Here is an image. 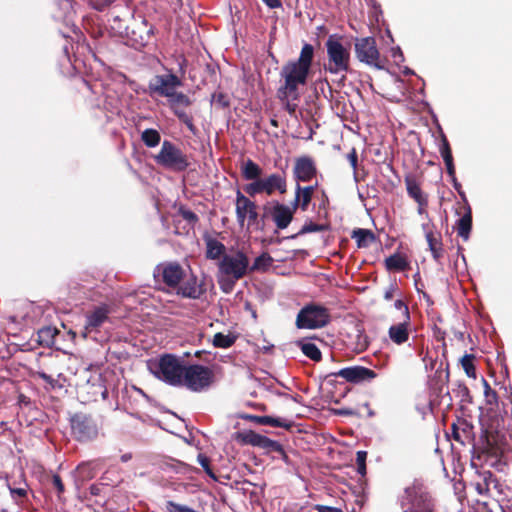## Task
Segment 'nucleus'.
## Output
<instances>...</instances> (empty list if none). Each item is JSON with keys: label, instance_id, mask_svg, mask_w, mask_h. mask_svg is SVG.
Here are the masks:
<instances>
[{"label": "nucleus", "instance_id": "nucleus-33", "mask_svg": "<svg viewBox=\"0 0 512 512\" xmlns=\"http://www.w3.org/2000/svg\"><path fill=\"white\" fill-rule=\"evenodd\" d=\"M141 140L148 148H154L160 144L161 135L156 129H145L141 133Z\"/></svg>", "mask_w": 512, "mask_h": 512}, {"label": "nucleus", "instance_id": "nucleus-26", "mask_svg": "<svg viewBox=\"0 0 512 512\" xmlns=\"http://www.w3.org/2000/svg\"><path fill=\"white\" fill-rule=\"evenodd\" d=\"M6 486L9 489L10 495L13 500L17 501L18 499L26 498L28 493V484L24 478V475L21 473V483L20 486H13L11 481L6 476Z\"/></svg>", "mask_w": 512, "mask_h": 512}, {"label": "nucleus", "instance_id": "nucleus-58", "mask_svg": "<svg viewBox=\"0 0 512 512\" xmlns=\"http://www.w3.org/2000/svg\"><path fill=\"white\" fill-rule=\"evenodd\" d=\"M485 396H486L487 402L490 404H492L493 402H496V400H497V394L493 390L490 392L486 391Z\"/></svg>", "mask_w": 512, "mask_h": 512}, {"label": "nucleus", "instance_id": "nucleus-48", "mask_svg": "<svg viewBox=\"0 0 512 512\" xmlns=\"http://www.w3.org/2000/svg\"><path fill=\"white\" fill-rule=\"evenodd\" d=\"M394 306L397 310L402 311V319L411 320L408 306L401 299L396 300Z\"/></svg>", "mask_w": 512, "mask_h": 512}, {"label": "nucleus", "instance_id": "nucleus-16", "mask_svg": "<svg viewBox=\"0 0 512 512\" xmlns=\"http://www.w3.org/2000/svg\"><path fill=\"white\" fill-rule=\"evenodd\" d=\"M295 207H289L279 202H274L271 216L278 229H285L289 226L293 219Z\"/></svg>", "mask_w": 512, "mask_h": 512}, {"label": "nucleus", "instance_id": "nucleus-29", "mask_svg": "<svg viewBox=\"0 0 512 512\" xmlns=\"http://www.w3.org/2000/svg\"><path fill=\"white\" fill-rule=\"evenodd\" d=\"M352 238L355 239L358 247L366 248L375 240V235L370 230L359 228L353 231Z\"/></svg>", "mask_w": 512, "mask_h": 512}, {"label": "nucleus", "instance_id": "nucleus-35", "mask_svg": "<svg viewBox=\"0 0 512 512\" xmlns=\"http://www.w3.org/2000/svg\"><path fill=\"white\" fill-rule=\"evenodd\" d=\"M247 418L255 421L260 425H269L272 427H288V424L285 420L271 416H248Z\"/></svg>", "mask_w": 512, "mask_h": 512}, {"label": "nucleus", "instance_id": "nucleus-54", "mask_svg": "<svg viewBox=\"0 0 512 512\" xmlns=\"http://www.w3.org/2000/svg\"><path fill=\"white\" fill-rule=\"evenodd\" d=\"M37 375H38L39 378L44 380L46 383L50 384L51 386H54L56 381L50 375L46 374L43 371H38Z\"/></svg>", "mask_w": 512, "mask_h": 512}, {"label": "nucleus", "instance_id": "nucleus-36", "mask_svg": "<svg viewBox=\"0 0 512 512\" xmlns=\"http://www.w3.org/2000/svg\"><path fill=\"white\" fill-rule=\"evenodd\" d=\"M272 262L273 258L268 253L264 252L255 258L252 266L249 268L251 271H265L272 265Z\"/></svg>", "mask_w": 512, "mask_h": 512}, {"label": "nucleus", "instance_id": "nucleus-34", "mask_svg": "<svg viewBox=\"0 0 512 512\" xmlns=\"http://www.w3.org/2000/svg\"><path fill=\"white\" fill-rule=\"evenodd\" d=\"M167 99L171 109L179 108V106L187 107L191 104L190 98L177 90H174L172 96H168Z\"/></svg>", "mask_w": 512, "mask_h": 512}, {"label": "nucleus", "instance_id": "nucleus-3", "mask_svg": "<svg viewBox=\"0 0 512 512\" xmlns=\"http://www.w3.org/2000/svg\"><path fill=\"white\" fill-rule=\"evenodd\" d=\"M327 63L326 71L331 74L345 73L349 70L350 51L335 35L329 36L326 43Z\"/></svg>", "mask_w": 512, "mask_h": 512}, {"label": "nucleus", "instance_id": "nucleus-57", "mask_svg": "<svg viewBox=\"0 0 512 512\" xmlns=\"http://www.w3.org/2000/svg\"><path fill=\"white\" fill-rule=\"evenodd\" d=\"M269 8L275 9L282 6L280 0H262Z\"/></svg>", "mask_w": 512, "mask_h": 512}, {"label": "nucleus", "instance_id": "nucleus-32", "mask_svg": "<svg viewBox=\"0 0 512 512\" xmlns=\"http://www.w3.org/2000/svg\"><path fill=\"white\" fill-rule=\"evenodd\" d=\"M206 256L209 259L215 260L220 258L225 251V246L216 239H208L206 242Z\"/></svg>", "mask_w": 512, "mask_h": 512}, {"label": "nucleus", "instance_id": "nucleus-30", "mask_svg": "<svg viewBox=\"0 0 512 512\" xmlns=\"http://www.w3.org/2000/svg\"><path fill=\"white\" fill-rule=\"evenodd\" d=\"M297 345L300 347L303 354L311 360L319 361L321 359V352L312 341L300 340L297 342Z\"/></svg>", "mask_w": 512, "mask_h": 512}, {"label": "nucleus", "instance_id": "nucleus-56", "mask_svg": "<svg viewBox=\"0 0 512 512\" xmlns=\"http://www.w3.org/2000/svg\"><path fill=\"white\" fill-rule=\"evenodd\" d=\"M395 290H396V285L395 284H391L386 289V291L384 293L385 300H391L393 298V296H394Z\"/></svg>", "mask_w": 512, "mask_h": 512}, {"label": "nucleus", "instance_id": "nucleus-46", "mask_svg": "<svg viewBox=\"0 0 512 512\" xmlns=\"http://www.w3.org/2000/svg\"><path fill=\"white\" fill-rule=\"evenodd\" d=\"M172 110L174 114L178 117V119L182 123H184L190 131H194V125L191 116H189L185 111L181 110L180 108H174Z\"/></svg>", "mask_w": 512, "mask_h": 512}, {"label": "nucleus", "instance_id": "nucleus-51", "mask_svg": "<svg viewBox=\"0 0 512 512\" xmlns=\"http://www.w3.org/2000/svg\"><path fill=\"white\" fill-rule=\"evenodd\" d=\"M112 21L114 22V25L112 26L113 29L117 30L120 33L126 30V27L122 25L121 19L118 15H112Z\"/></svg>", "mask_w": 512, "mask_h": 512}, {"label": "nucleus", "instance_id": "nucleus-14", "mask_svg": "<svg viewBox=\"0 0 512 512\" xmlns=\"http://www.w3.org/2000/svg\"><path fill=\"white\" fill-rule=\"evenodd\" d=\"M336 375L354 384L370 382L376 377L375 371L363 366L346 367L339 370Z\"/></svg>", "mask_w": 512, "mask_h": 512}, {"label": "nucleus", "instance_id": "nucleus-24", "mask_svg": "<svg viewBox=\"0 0 512 512\" xmlns=\"http://www.w3.org/2000/svg\"><path fill=\"white\" fill-rule=\"evenodd\" d=\"M439 151H440V154L445 162L448 175L450 176V178H454L455 167H454V163H453V157H452L449 143L445 136H443V138H442V143L440 145Z\"/></svg>", "mask_w": 512, "mask_h": 512}, {"label": "nucleus", "instance_id": "nucleus-44", "mask_svg": "<svg viewBox=\"0 0 512 512\" xmlns=\"http://www.w3.org/2000/svg\"><path fill=\"white\" fill-rule=\"evenodd\" d=\"M239 279H234L233 277L229 276H222L219 274V284L223 292L229 293L234 288L235 283Z\"/></svg>", "mask_w": 512, "mask_h": 512}, {"label": "nucleus", "instance_id": "nucleus-21", "mask_svg": "<svg viewBox=\"0 0 512 512\" xmlns=\"http://www.w3.org/2000/svg\"><path fill=\"white\" fill-rule=\"evenodd\" d=\"M410 329L411 320L402 319L399 323L390 326L388 330L389 338L393 343L402 345L408 341Z\"/></svg>", "mask_w": 512, "mask_h": 512}, {"label": "nucleus", "instance_id": "nucleus-41", "mask_svg": "<svg viewBox=\"0 0 512 512\" xmlns=\"http://www.w3.org/2000/svg\"><path fill=\"white\" fill-rule=\"evenodd\" d=\"M473 359H474L473 355L465 354L461 359V364H462V367H463L465 373L467 374V376L475 378L476 372H475V367L473 365Z\"/></svg>", "mask_w": 512, "mask_h": 512}, {"label": "nucleus", "instance_id": "nucleus-18", "mask_svg": "<svg viewBox=\"0 0 512 512\" xmlns=\"http://www.w3.org/2000/svg\"><path fill=\"white\" fill-rule=\"evenodd\" d=\"M293 172L296 180L306 182L315 176L316 167L310 157L304 156L296 160Z\"/></svg>", "mask_w": 512, "mask_h": 512}, {"label": "nucleus", "instance_id": "nucleus-47", "mask_svg": "<svg viewBox=\"0 0 512 512\" xmlns=\"http://www.w3.org/2000/svg\"><path fill=\"white\" fill-rule=\"evenodd\" d=\"M323 230V226L316 223H306L298 232V235H303L312 232H319Z\"/></svg>", "mask_w": 512, "mask_h": 512}, {"label": "nucleus", "instance_id": "nucleus-50", "mask_svg": "<svg viewBox=\"0 0 512 512\" xmlns=\"http://www.w3.org/2000/svg\"><path fill=\"white\" fill-rule=\"evenodd\" d=\"M113 2H114V0H95L94 7L98 11H103L108 6H110Z\"/></svg>", "mask_w": 512, "mask_h": 512}, {"label": "nucleus", "instance_id": "nucleus-42", "mask_svg": "<svg viewBox=\"0 0 512 512\" xmlns=\"http://www.w3.org/2000/svg\"><path fill=\"white\" fill-rule=\"evenodd\" d=\"M252 182L247 184L245 187H244V190L245 192L253 197L257 194H262L264 193V189L262 188V183H261V178H258V179H255V180H251Z\"/></svg>", "mask_w": 512, "mask_h": 512}, {"label": "nucleus", "instance_id": "nucleus-52", "mask_svg": "<svg viewBox=\"0 0 512 512\" xmlns=\"http://www.w3.org/2000/svg\"><path fill=\"white\" fill-rule=\"evenodd\" d=\"M315 509L318 512H343L340 508L326 506V505H316Z\"/></svg>", "mask_w": 512, "mask_h": 512}, {"label": "nucleus", "instance_id": "nucleus-7", "mask_svg": "<svg viewBox=\"0 0 512 512\" xmlns=\"http://www.w3.org/2000/svg\"><path fill=\"white\" fill-rule=\"evenodd\" d=\"M235 213L237 223L241 228H258V211L255 202L245 196L240 190L236 192Z\"/></svg>", "mask_w": 512, "mask_h": 512}, {"label": "nucleus", "instance_id": "nucleus-45", "mask_svg": "<svg viewBox=\"0 0 512 512\" xmlns=\"http://www.w3.org/2000/svg\"><path fill=\"white\" fill-rule=\"evenodd\" d=\"M366 459H367L366 451L360 450L356 453L357 472L361 476H364L366 474Z\"/></svg>", "mask_w": 512, "mask_h": 512}, {"label": "nucleus", "instance_id": "nucleus-11", "mask_svg": "<svg viewBox=\"0 0 512 512\" xmlns=\"http://www.w3.org/2000/svg\"><path fill=\"white\" fill-rule=\"evenodd\" d=\"M355 52L357 59L369 66L382 69L383 64L380 59L376 41L373 37H364L355 42Z\"/></svg>", "mask_w": 512, "mask_h": 512}, {"label": "nucleus", "instance_id": "nucleus-1", "mask_svg": "<svg viewBox=\"0 0 512 512\" xmlns=\"http://www.w3.org/2000/svg\"><path fill=\"white\" fill-rule=\"evenodd\" d=\"M313 58V46L305 43L298 59L290 60L282 66L280 77L284 83L279 88L280 93L295 96L299 92V87L306 85Z\"/></svg>", "mask_w": 512, "mask_h": 512}, {"label": "nucleus", "instance_id": "nucleus-49", "mask_svg": "<svg viewBox=\"0 0 512 512\" xmlns=\"http://www.w3.org/2000/svg\"><path fill=\"white\" fill-rule=\"evenodd\" d=\"M52 484L55 487V489L57 490L58 495L60 496L64 492L65 489H64V484L59 475H57V474L53 475Z\"/></svg>", "mask_w": 512, "mask_h": 512}, {"label": "nucleus", "instance_id": "nucleus-43", "mask_svg": "<svg viewBox=\"0 0 512 512\" xmlns=\"http://www.w3.org/2000/svg\"><path fill=\"white\" fill-rule=\"evenodd\" d=\"M197 461L201 465V467L204 469L205 473L213 480H217V477L215 473L213 472L212 468L210 467V460L209 458L200 453L197 456Z\"/></svg>", "mask_w": 512, "mask_h": 512}, {"label": "nucleus", "instance_id": "nucleus-53", "mask_svg": "<svg viewBox=\"0 0 512 512\" xmlns=\"http://www.w3.org/2000/svg\"><path fill=\"white\" fill-rule=\"evenodd\" d=\"M153 33H154L153 27L149 26L145 32V36H143V35L140 36V38H141L140 45L144 46L149 41V39L153 35Z\"/></svg>", "mask_w": 512, "mask_h": 512}, {"label": "nucleus", "instance_id": "nucleus-2", "mask_svg": "<svg viewBox=\"0 0 512 512\" xmlns=\"http://www.w3.org/2000/svg\"><path fill=\"white\" fill-rule=\"evenodd\" d=\"M149 371L158 379L172 386H180L186 365L182 358L165 354L147 363Z\"/></svg>", "mask_w": 512, "mask_h": 512}, {"label": "nucleus", "instance_id": "nucleus-39", "mask_svg": "<svg viewBox=\"0 0 512 512\" xmlns=\"http://www.w3.org/2000/svg\"><path fill=\"white\" fill-rule=\"evenodd\" d=\"M235 342V337L228 334L216 333L213 338V345L220 348H229Z\"/></svg>", "mask_w": 512, "mask_h": 512}, {"label": "nucleus", "instance_id": "nucleus-5", "mask_svg": "<svg viewBox=\"0 0 512 512\" xmlns=\"http://www.w3.org/2000/svg\"><path fill=\"white\" fill-rule=\"evenodd\" d=\"M403 512H434L430 495L420 485L406 487L400 498Z\"/></svg>", "mask_w": 512, "mask_h": 512}, {"label": "nucleus", "instance_id": "nucleus-59", "mask_svg": "<svg viewBox=\"0 0 512 512\" xmlns=\"http://www.w3.org/2000/svg\"><path fill=\"white\" fill-rule=\"evenodd\" d=\"M392 56L395 59V61L403 59V54L399 47H397L396 49H393Z\"/></svg>", "mask_w": 512, "mask_h": 512}, {"label": "nucleus", "instance_id": "nucleus-10", "mask_svg": "<svg viewBox=\"0 0 512 512\" xmlns=\"http://www.w3.org/2000/svg\"><path fill=\"white\" fill-rule=\"evenodd\" d=\"M71 433L80 442H88L97 438L99 426L90 415L76 413L70 418Z\"/></svg>", "mask_w": 512, "mask_h": 512}, {"label": "nucleus", "instance_id": "nucleus-63", "mask_svg": "<svg viewBox=\"0 0 512 512\" xmlns=\"http://www.w3.org/2000/svg\"><path fill=\"white\" fill-rule=\"evenodd\" d=\"M20 483H21V474L19 475V479L18 480H14V481L11 482V484L13 486H16V487L20 486Z\"/></svg>", "mask_w": 512, "mask_h": 512}, {"label": "nucleus", "instance_id": "nucleus-25", "mask_svg": "<svg viewBox=\"0 0 512 512\" xmlns=\"http://www.w3.org/2000/svg\"><path fill=\"white\" fill-rule=\"evenodd\" d=\"M456 228L458 235L464 241H467L472 228V215L470 208H468V211L457 221Z\"/></svg>", "mask_w": 512, "mask_h": 512}, {"label": "nucleus", "instance_id": "nucleus-37", "mask_svg": "<svg viewBox=\"0 0 512 512\" xmlns=\"http://www.w3.org/2000/svg\"><path fill=\"white\" fill-rule=\"evenodd\" d=\"M278 98L280 99V101L282 102V104L284 105L285 107V110L290 114V115H293L296 111V108H297V104L294 102L296 100H298L299 98V92H297V94L294 96V95H284L282 93H280V89H278Z\"/></svg>", "mask_w": 512, "mask_h": 512}, {"label": "nucleus", "instance_id": "nucleus-13", "mask_svg": "<svg viewBox=\"0 0 512 512\" xmlns=\"http://www.w3.org/2000/svg\"><path fill=\"white\" fill-rule=\"evenodd\" d=\"M154 276L168 287L176 289L184 279L185 271L177 262H164L156 266Z\"/></svg>", "mask_w": 512, "mask_h": 512}, {"label": "nucleus", "instance_id": "nucleus-31", "mask_svg": "<svg viewBox=\"0 0 512 512\" xmlns=\"http://www.w3.org/2000/svg\"><path fill=\"white\" fill-rule=\"evenodd\" d=\"M385 266L388 270L404 271L408 268V262L404 256L396 253L385 259Z\"/></svg>", "mask_w": 512, "mask_h": 512}, {"label": "nucleus", "instance_id": "nucleus-38", "mask_svg": "<svg viewBox=\"0 0 512 512\" xmlns=\"http://www.w3.org/2000/svg\"><path fill=\"white\" fill-rule=\"evenodd\" d=\"M426 239L433 258L438 261L442 257V244L433 233H427Z\"/></svg>", "mask_w": 512, "mask_h": 512}, {"label": "nucleus", "instance_id": "nucleus-4", "mask_svg": "<svg viewBox=\"0 0 512 512\" xmlns=\"http://www.w3.org/2000/svg\"><path fill=\"white\" fill-rule=\"evenodd\" d=\"M213 380L214 373L211 368L200 364H191L186 365L180 386L199 393L207 390Z\"/></svg>", "mask_w": 512, "mask_h": 512}, {"label": "nucleus", "instance_id": "nucleus-61", "mask_svg": "<svg viewBox=\"0 0 512 512\" xmlns=\"http://www.w3.org/2000/svg\"><path fill=\"white\" fill-rule=\"evenodd\" d=\"M476 489L478 491L479 494H484L485 491H487L488 489L486 487H484L482 484H477L476 486Z\"/></svg>", "mask_w": 512, "mask_h": 512}, {"label": "nucleus", "instance_id": "nucleus-22", "mask_svg": "<svg viewBox=\"0 0 512 512\" xmlns=\"http://www.w3.org/2000/svg\"><path fill=\"white\" fill-rule=\"evenodd\" d=\"M405 184L409 196L412 197L419 205L418 212L422 213V207L427 204V199L423 195L419 184L412 177H406Z\"/></svg>", "mask_w": 512, "mask_h": 512}, {"label": "nucleus", "instance_id": "nucleus-40", "mask_svg": "<svg viewBox=\"0 0 512 512\" xmlns=\"http://www.w3.org/2000/svg\"><path fill=\"white\" fill-rule=\"evenodd\" d=\"M346 160L349 162L353 169V180L356 184H358L361 178L358 172V155L355 148H352L351 151L346 155Z\"/></svg>", "mask_w": 512, "mask_h": 512}, {"label": "nucleus", "instance_id": "nucleus-9", "mask_svg": "<svg viewBox=\"0 0 512 512\" xmlns=\"http://www.w3.org/2000/svg\"><path fill=\"white\" fill-rule=\"evenodd\" d=\"M218 269L219 274L222 276L241 279L246 275L249 269V259L247 255L240 250L232 254H224L218 264Z\"/></svg>", "mask_w": 512, "mask_h": 512}, {"label": "nucleus", "instance_id": "nucleus-8", "mask_svg": "<svg viewBox=\"0 0 512 512\" xmlns=\"http://www.w3.org/2000/svg\"><path fill=\"white\" fill-rule=\"evenodd\" d=\"M328 310L319 305H306L297 314L296 326L300 329H317L328 324Z\"/></svg>", "mask_w": 512, "mask_h": 512}, {"label": "nucleus", "instance_id": "nucleus-6", "mask_svg": "<svg viewBox=\"0 0 512 512\" xmlns=\"http://www.w3.org/2000/svg\"><path fill=\"white\" fill-rule=\"evenodd\" d=\"M154 160L158 165L177 172L184 171L189 166L187 155L169 140L162 142L161 149L154 156Z\"/></svg>", "mask_w": 512, "mask_h": 512}, {"label": "nucleus", "instance_id": "nucleus-20", "mask_svg": "<svg viewBox=\"0 0 512 512\" xmlns=\"http://www.w3.org/2000/svg\"><path fill=\"white\" fill-rule=\"evenodd\" d=\"M110 312L111 309L108 305L104 304L95 307L86 315L85 329L90 331L98 329L107 321Z\"/></svg>", "mask_w": 512, "mask_h": 512}, {"label": "nucleus", "instance_id": "nucleus-12", "mask_svg": "<svg viewBox=\"0 0 512 512\" xmlns=\"http://www.w3.org/2000/svg\"><path fill=\"white\" fill-rule=\"evenodd\" d=\"M182 86V80L171 71L154 76L149 82V90L160 97L172 96V92Z\"/></svg>", "mask_w": 512, "mask_h": 512}, {"label": "nucleus", "instance_id": "nucleus-62", "mask_svg": "<svg viewBox=\"0 0 512 512\" xmlns=\"http://www.w3.org/2000/svg\"><path fill=\"white\" fill-rule=\"evenodd\" d=\"M130 459H131V454H123V455L121 456V460H122L123 462H127V461H129Z\"/></svg>", "mask_w": 512, "mask_h": 512}, {"label": "nucleus", "instance_id": "nucleus-15", "mask_svg": "<svg viewBox=\"0 0 512 512\" xmlns=\"http://www.w3.org/2000/svg\"><path fill=\"white\" fill-rule=\"evenodd\" d=\"M243 441L246 444H250L252 446L259 447L268 451L279 453L283 452V447L279 442L272 440L264 435L258 434L254 431L245 433L243 436Z\"/></svg>", "mask_w": 512, "mask_h": 512}, {"label": "nucleus", "instance_id": "nucleus-19", "mask_svg": "<svg viewBox=\"0 0 512 512\" xmlns=\"http://www.w3.org/2000/svg\"><path fill=\"white\" fill-rule=\"evenodd\" d=\"M176 289L178 295L191 299H197L203 293V289L194 275H185Z\"/></svg>", "mask_w": 512, "mask_h": 512}, {"label": "nucleus", "instance_id": "nucleus-27", "mask_svg": "<svg viewBox=\"0 0 512 512\" xmlns=\"http://www.w3.org/2000/svg\"><path fill=\"white\" fill-rule=\"evenodd\" d=\"M58 330L53 327H44L37 332V341L40 345L51 347L55 343Z\"/></svg>", "mask_w": 512, "mask_h": 512}, {"label": "nucleus", "instance_id": "nucleus-23", "mask_svg": "<svg viewBox=\"0 0 512 512\" xmlns=\"http://www.w3.org/2000/svg\"><path fill=\"white\" fill-rule=\"evenodd\" d=\"M314 192L313 186H307L304 188H301L299 185L296 187V195H295V201L293 206L297 208V206L300 204L302 210H306Z\"/></svg>", "mask_w": 512, "mask_h": 512}, {"label": "nucleus", "instance_id": "nucleus-28", "mask_svg": "<svg viewBox=\"0 0 512 512\" xmlns=\"http://www.w3.org/2000/svg\"><path fill=\"white\" fill-rule=\"evenodd\" d=\"M241 172L245 180H255L261 178L262 168L251 159H248L242 165Z\"/></svg>", "mask_w": 512, "mask_h": 512}, {"label": "nucleus", "instance_id": "nucleus-64", "mask_svg": "<svg viewBox=\"0 0 512 512\" xmlns=\"http://www.w3.org/2000/svg\"><path fill=\"white\" fill-rule=\"evenodd\" d=\"M483 382H484L485 392L486 391H488V392L492 391L490 386H489V384L487 383V381L483 379Z\"/></svg>", "mask_w": 512, "mask_h": 512}, {"label": "nucleus", "instance_id": "nucleus-55", "mask_svg": "<svg viewBox=\"0 0 512 512\" xmlns=\"http://www.w3.org/2000/svg\"><path fill=\"white\" fill-rule=\"evenodd\" d=\"M182 215H183V218L189 222H195L198 220L197 215L190 210L184 211L182 213Z\"/></svg>", "mask_w": 512, "mask_h": 512}, {"label": "nucleus", "instance_id": "nucleus-17", "mask_svg": "<svg viewBox=\"0 0 512 512\" xmlns=\"http://www.w3.org/2000/svg\"><path fill=\"white\" fill-rule=\"evenodd\" d=\"M262 188L264 193L272 195L275 192L284 194L287 191V182L285 174L273 173L264 178H261Z\"/></svg>", "mask_w": 512, "mask_h": 512}, {"label": "nucleus", "instance_id": "nucleus-60", "mask_svg": "<svg viewBox=\"0 0 512 512\" xmlns=\"http://www.w3.org/2000/svg\"><path fill=\"white\" fill-rule=\"evenodd\" d=\"M451 181L453 183L454 188L460 193L461 184L457 181L456 176H454V178H451Z\"/></svg>", "mask_w": 512, "mask_h": 512}]
</instances>
